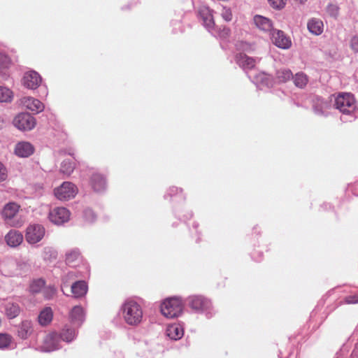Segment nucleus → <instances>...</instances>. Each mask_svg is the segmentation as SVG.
I'll use <instances>...</instances> for the list:
<instances>
[{
	"instance_id": "b1692460",
	"label": "nucleus",
	"mask_w": 358,
	"mask_h": 358,
	"mask_svg": "<svg viewBox=\"0 0 358 358\" xmlns=\"http://www.w3.org/2000/svg\"><path fill=\"white\" fill-rule=\"evenodd\" d=\"M87 285L86 282L78 280L71 285V292L74 297L80 298L85 296L87 292Z\"/></svg>"
},
{
	"instance_id": "bb28decb",
	"label": "nucleus",
	"mask_w": 358,
	"mask_h": 358,
	"mask_svg": "<svg viewBox=\"0 0 358 358\" xmlns=\"http://www.w3.org/2000/svg\"><path fill=\"white\" fill-rule=\"evenodd\" d=\"M308 29L310 33L318 36L323 31V22L320 19H310L307 24Z\"/></svg>"
},
{
	"instance_id": "c03bdc74",
	"label": "nucleus",
	"mask_w": 358,
	"mask_h": 358,
	"mask_svg": "<svg viewBox=\"0 0 358 358\" xmlns=\"http://www.w3.org/2000/svg\"><path fill=\"white\" fill-rule=\"evenodd\" d=\"M230 29L226 27H224L222 29H220L218 32V36L220 38H225L229 36Z\"/></svg>"
},
{
	"instance_id": "de8ad7c7",
	"label": "nucleus",
	"mask_w": 358,
	"mask_h": 358,
	"mask_svg": "<svg viewBox=\"0 0 358 358\" xmlns=\"http://www.w3.org/2000/svg\"><path fill=\"white\" fill-rule=\"evenodd\" d=\"M178 191V189L176 187H172L169 189V192L170 194H176Z\"/></svg>"
},
{
	"instance_id": "ddd939ff",
	"label": "nucleus",
	"mask_w": 358,
	"mask_h": 358,
	"mask_svg": "<svg viewBox=\"0 0 358 358\" xmlns=\"http://www.w3.org/2000/svg\"><path fill=\"white\" fill-rule=\"evenodd\" d=\"M57 333H52L45 336L43 343L41 345V350L43 352H52L60 348Z\"/></svg>"
},
{
	"instance_id": "f257e3e1",
	"label": "nucleus",
	"mask_w": 358,
	"mask_h": 358,
	"mask_svg": "<svg viewBox=\"0 0 358 358\" xmlns=\"http://www.w3.org/2000/svg\"><path fill=\"white\" fill-rule=\"evenodd\" d=\"M120 313L124 322L129 326L136 327L143 321L142 306L134 300L125 301L121 306Z\"/></svg>"
},
{
	"instance_id": "a211bd4d",
	"label": "nucleus",
	"mask_w": 358,
	"mask_h": 358,
	"mask_svg": "<svg viewBox=\"0 0 358 358\" xmlns=\"http://www.w3.org/2000/svg\"><path fill=\"white\" fill-rule=\"evenodd\" d=\"M6 243L12 248L20 245L23 241V235L16 230H10L5 236Z\"/></svg>"
},
{
	"instance_id": "f704fd0d",
	"label": "nucleus",
	"mask_w": 358,
	"mask_h": 358,
	"mask_svg": "<svg viewBox=\"0 0 358 358\" xmlns=\"http://www.w3.org/2000/svg\"><path fill=\"white\" fill-rule=\"evenodd\" d=\"M42 257L45 261H50L57 257V252L53 248L45 247L43 249Z\"/></svg>"
},
{
	"instance_id": "20e7f679",
	"label": "nucleus",
	"mask_w": 358,
	"mask_h": 358,
	"mask_svg": "<svg viewBox=\"0 0 358 358\" xmlns=\"http://www.w3.org/2000/svg\"><path fill=\"white\" fill-rule=\"evenodd\" d=\"M183 305L180 297L174 296L165 299L161 304V313L167 318H175L180 315Z\"/></svg>"
},
{
	"instance_id": "c756f323",
	"label": "nucleus",
	"mask_w": 358,
	"mask_h": 358,
	"mask_svg": "<svg viewBox=\"0 0 358 358\" xmlns=\"http://www.w3.org/2000/svg\"><path fill=\"white\" fill-rule=\"evenodd\" d=\"M13 99V92L8 87L0 86V102L9 103Z\"/></svg>"
},
{
	"instance_id": "2eb2a0df",
	"label": "nucleus",
	"mask_w": 358,
	"mask_h": 358,
	"mask_svg": "<svg viewBox=\"0 0 358 358\" xmlns=\"http://www.w3.org/2000/svg\"><path fill=\"white\" fill-rule=\"evenodd\" d=\"M85 320V313L80 306H74L69 312V320L77 328L80 327Z\"/></svg>"
},
{
	"instance_id": "a18cd8bd",
	"label": "nucleus",
	"mask_w": 358,
	"mask_h": 358,
	"mask_svg": "<svg viewBox=\"0 0 358 358\" xmlns=\"http://www.w3.org/2000/svg\"><path fill=\"white\" fill-rule=\"evenodd\" d=\"M345 301L347 303H358V296H349L345 298Z\"/></svg>"
},
{
	"instance_id": "cd10ccee",
	"label": "nucleus",
	"mask_w": 358,
	"mask_h": 358,
	"mask_svg": "<svg viewBox=\"0 0 358 358\" xmlns=\"http://www.w3.org/2000/svg\"><path fill=\"white\" fill-rule=\"evenodd\" d=\"M53 313L50 307H46L42 310L38 315V322L45 326L48 324L52 320Z\"/></svg>"
},
{
	"instance_id": "0eeeda50",
	"label": "nucleus",
	"mask_w": 358,
	"mask_h": 358,
	"mask_svg": "<svg viewBox=\"0 0 358 358\" xmlns=\"http://www.w3.org/2000/svg\"><path fill=\"white\" fill-rule=\"evenodd\" d=\"M45 228L39 224H31L26 229L25 239L29 244H36L45 236Z\"/></svg>"
},
{
	"instance_id": "79ce46f5",
	"label": "nucleus",
	"mask_w": 358,
	"mask_h": 358,
	"mask_svg": "<svg viewBox=\"0 0 358 358\" xmlns=\"http://www.w3.org/2000/svg\"><path fill=\"white\" fill-rule=\"evenodd\" d=\"M8 177L6 167L0 162V182L5 181Z\"/></svg>"
},
{
	"instance_id": "e433bc0d",
	"label": "nucleus",
	"mask_w": 358,
	"mask_h": 358,
	"mask_svg": "<svg viewBox=\"0 0 358 358\" xmlns=\"http://www.w3.org/2000/svg\"><path fill=\"white\" fill-rule=\"evenodd\" d=\"M56 293V289L53 286H48L43 289V295L47 299H50Z\"/></svg>"
},
{
	"instance_id": "a878e982",
	"label": "nucleus",
	"mask_w": 358,
	"mask_h": 358,
	"mask_svg": "<svg viewBox=\"0 0 358 358\" xmlns=\"http://www.w3.org/2000/svg\"><path fill=\"white\" fill-rule=\"evenodd\" d=\"M66 262L68 265L75 266L81 260L80 252L78 249H71L66 253Z\"/></svg>"
},
{
	"instance_id": "4468645a",
	"label": "nucleus",
	"mask_w": 358,
	"mask_h": 358,
	"mask_svg": "<svg viewBox=\"0 0 358 358\" xmlns=\"http://www.w3.org/2000/svg\"><path fill=\"white\" fill-rule=\"evenodd\" d=\"M22 82L25 87L31 90H35L41 83V78L37 72L30 71L24 74Z\"/></svg>"
},
{
	"instance_id": "f03ea898",
	"label": "nucleus",
	"mask_w": 358,
	"mask_h": 358,
	"mask_svg": "<svg viewBox=\"0 0 358 358\" xmlns=\"http://www.w3.org/2000/svg\"><path fill=\"white\" fill-rule=\"evenodd\" d=\"M334 106L343 115H348L350 119L353 118V114L356 110L357 105L355 99L352 94H339L335 98ZM349 121H351V120H349Z\"/></svg>"
},
{
	"instance_id": "dca6fc26",
	"label": "nucleus",
	"mask_w": 358,
	"mask_h": 358,
	"mask_svg": "<svg viewBox=\"0 0 358 358\" xmlns=\"http://www.w3.org/2000/svg\"><path fill=\"white\" fill-rule=\"evenodd\" d=\"M34 146L29 142L22 141L15 145V154L20 157H28L34 153Z\"/></svg>"
},
{
	"instance_id": "423d86ee",
	"label": "nucleus",
	"mask_w": 358,
	"mask_h": 358,
	"mask_svg": "<svg viewBox=\"0 0 358 358\" xmlns=\"http://www.w3.org/2000/svg\"><path fill=\"white\" fill-rule=\"evenodd\" d=\"M55 196L61 200H69L75 197L78 193L76 186L71 182H64L59 187L55 189Z\"/></svg>"
},
{
	"instance_id": "09e8293b",
	"label": "nucleus",
	"mask_w": 358,
	"mask_h": 358,
	"mask_svg": "<svg viewBox=\"0 0 358 358\" xmlns=\"http://www.w3.org/2000/svg\"><path fill=\"white\" fill-rule=\"evenodd\" d=\"M314 110H315V112L317 114L322 115V114H323V113H324V111L322 110V108L319 109V108H317V106H315V107L314 108Z\"/></svg>"
},
{
	"instance_id": "4be33fe9",
	"label": "nucleus",
	"mask_w": 358,
	"mask_h": 358,
	"mask_svg": "<svg viewBox=\"0 0 358 358\" xmlns=\"http://www.w3.org/2000/svg\"><path fill=\"white\" fill-rule=\"evenodd\" d=\"M77 334V329L66 325L62 329L61 332L58 334V336L62 341L70 343L76 338Z\"/></svg>"
},
{
	"instance_id": "39448f33",
	"label": "nucleus",
	"mask_w": 358,
	"mask_h": 358,
	"mask_svg": "<svg viewBox=\"0 0 358 358\" xmlns=\"http://www.w3.org/2000/svg\"><path fill=\"white\" fill-rule=\"evenodd\" d=\"M189 306L196 313L206 312L208 315L211 307V302L201 295L190 296L187 299Z\"/></svg>"
},
{
	"instance_id": "72a5a7b5",
	"label": "nucleus",
	"mask_w": 358,
	"mask_h": 358,
	"mask_svg": "<svg viewBox=\"0 0 358 358\" xmlns=\"http://www.w3.org/2000/svg\"><path fill=\"white\" fill-rule=\"evenodd\" d=\"M45 286V280L42 278L36 279L32 281L30 285V291L32 293H38L44 288Z\"/></svg>"
},
{
	"instance_id": "412c9836",
	"label": "nucleus",
	"mask_w": 358,
	"mask_h": 358,
	"mask_svg": "<svg viewBox=\"0 0 358 358\" xmlns=\"http://www.w3.org/2000/svg\"><path fill=\"white\" fill-rule=\"evenodd\" d=\"M254 22L255 25L261 30L264 31L270 32V35L271 32H273V24L271 21L264 16L262 15H256L254 17Z\"/></svg>"
},
{
	"instance_id": "49530a36",
	"label": "nucleus",
	"mask_w": 358,
	"mask_h": 358,
	"mask_svg": "<svg viewBox=\"0 0 358 358\" xmlns=\"http://www.w3.org/2000/svg\"><path fill=\"white\" fill-rule=\"evenodd\" d=\"M257 78H259V80H261L262 84H264V85L268 86L269 79L267 76H266L264 74H262V75H259Z\"/></svg>"
},
{
	"instance_id": "37998d69",
	"label": "nucleus",
	"mask_w": 358,
	"mask_h": 358,
	"mask_svg": "<svg viewBox=\"0 0 358 358\" xmlns=\"http://www.w3.org/2000/svg\"><path fill=\"white\" fill-rule=\"evenodd\" d=\"M350 46L352 51L358 52V36H354L351 38Z\"/></svg>"
},
{
	"instance_id": "8fccbe9b",
	"label": "nucleus",
	"mask_w": 358,
	"mask_h": 358,
	"mask_svg": "<svg viewBox=\"0 0 358 358\" xmlns=\"http://www.w3.org/2000/svg\"><path fill=\"white\" fill-rule=\"evenodd\" d=\"M296 1L300 3H305L307 0H295Z\"/></svg>"
},
{
	"instance_id": "7c9ffc66",
	"label": "nucleus",
	"mask_w": 358,
	"mask_h": 358,
	"mask_svg": "<svg viewBox=\"0 0 358 358\" xmlns=\"http://www.w3.org/2000/svg\"><path fill=\"white\" fill-rule=\"evenodd\" d=\"M292 78V73L289 69H281L276 71V79L280 83H285Z\"/></svg>"
},
{
	"instance_id": "1a4fd4ad",
	"label": "nucleus",
	"mask_w": 358,
	"mask_h": 358,
	"mask_svg": "<svg viewBox=\"0 0 358 358\" xmlns=\"http://www.w3.org/2000/svg\"><path fill=\"white\" fill-rule=\"evenodd\" d=\"M70 215L71 213L67 208L57 207L50 211L48 217L51 222L61 225L69 220Z\"/></svg>"
},
{
	"instance_id": "6ab92c4d",
	"label": "nucleus",
	"mask_w": 358,
	"mask_h": 358,
	"mask_svg": "<svg viewBox=\"0 0 358 358\" xmlns=\"http://www.w3.org/2000/svg\"><path fill=\"white\" fill-rule=\"evenodd\" d=\"M236 63L244 70L252 69L255 66L256 60L248 55L240 53L236 57Z\"/></svg>"
},
{
	"instance_id": "6e6552de",
	"label": "nucleus",
	"mask_w": 358,
	"mask_h": 358,
	"mask_svg": "<svg viewBox=\"0 0 358 358\" xmlns=\"http://www.w3.org/2000/svg\"><path fill=\"white\" fill-rule=\"evenodd\" d=\"M13 124L20 130H31L36 125V120L29 113H22L15 117Z\"/></svg>"
},
{
	"instance_id": "473e14b6",
	"label": "nucleus",
	"mask_w": 358,
	"mask_h": 358,
	"mask_svg": "<svg viewBox=\"0 0 358 358\" xmlns=\"http://www.w3.org/2000/svg\"><path fill=\"white\" fill-rule=\"evenodd\" d=\"M13 341V337L8 334H0V349H7Z\"/></svg>"
},
{
	"instance_id": "f3484780",
	"label": "nucleus",
	"mask_w": 358,
	"mask_h": 358,
	"mask_svg": "<svg viewBox=\"0 0 358 358\" xmlns=\"http://www.w3.org/2000/svg\"><path fill=\"white\" fill-rule=\"evenodd\" d=\"M3 308L5 315L9 320L17 317L21 312V308L19 304L12 301L5 303L3 306Z\"/></svg>"
},
{
	"instance_id": "f8f14e48",
	"label": "nucleus",
	"mask_w": 358,
	"mask_h": 358,
	"mask_svg": "<svg viewBox=\"0 0 358 358\" xmlns=\"http://www.w3.org/2000/svg\"><path fill=\"white\" fill-rule=\"evenodd\" d=\"M271 36L273 43L280 48L288 49L292 45L290 39L280 30H273Z\"/></svg>"
},
{
	"instance_id": "5701e85b",
	"label": "nucleus",
	"mask_w": 358,
	"mask_h": 358,
	"mask_svg": "<svg viewBox=\"0 0 358 358\" xmlns=\"http://www.w3.org/2000/svg\"><path fill=\"white\" fill-rule=\"evenodd\" d=\"M91 185L94 191L101 192L106 189V179L99 173H94L91 178Z\"/></svg>"
},
{
	"instance_id": "4c0bfd02",
	"label": "nucleus",
	"mask_w": 358,
	"mask_h": 358,
	"mask_svg": "<svg viewBox=\"0 0 358 358\" xmlns=\"http://www.w3.org/2000/svg\"><path fill=\"white\" fill-rule=\"evenodd\" d=\"M268 3L275 9L282 8L286 3V0H268Z\"/></svg>"
},
{
	"instance_id": "aec40b11",
	"label": "nucleus",
	"mask_w": 358,
	"mask_h": 358,
	"mask_svg": "<svg viewBox=\"0 0 358 358\" xmlns=\"http://www.w3.org/2000/svg\"><path fill=\"white\" fill-rule=\"evenodd\" d=\"M166 334L172 340H178L184 334L182 327L180 324H172L168 325L166 329Z\"/></svg>"
},
{
	"instance_id": "a19ab883",
	"label": "nucleus",
	"mask_w": 358,
	"mask_h": 358,
	"mask_svg": "<svg viewBox=\"0 0 358 358\" xmlns=\"http://www.w3.org/2000/svg\"><path fill=\"white\" fill-rule=\"evenodd\" d=\"M327 11L331 16L334 17L338 15V8L334 4H329L327 8Z\"/></svg>"
},
{
	"instance_id": "864d4df0",
	"label": "nucleus",
	"mask_w": 358,
	"mask_h": 358,
	"mask_svg": "<svg viewBox=\"0 0 358 358\" xmlns=\"http://www.w3.org/2000/svg\"><path fill=\"white\" fill-rule=\"evenodd\" d=\"M1 323H2V320H1V317H0V327L1 326Z\"/></svg>"
},
{
	"instance_id": "7ed1b4c3",
	"label": "nucleus",
	"mask_w": 358,
	"mask_h": 358,
	"mask_svg": "<svg viewBox=\"0 0 358 358\" xmlns=\"http://www.w3.org/2000/svg\"><path fill=\"white\" fill-rule=\"evenodd\" d=\"M20 206L15 202L6 203L2 209L1 215L6 224L13 227H20L25 220L17 217Z\"/></svg>"
},
{
	"instance_id": "2f4dec72",
	"label": "nucleus",
	"mask_w": 358,
	"mask_h": 358,
	"mask_svg": "<svg viewBox=\"0 0 358 358\" xmlns=\"http://www.w3.org/2000/svg\"><path fill=\"white\" fill-rule=\"evenodd\" d=\"M75 164L70 159H65L62 162L60 171L67 176H69L73 171Z\"/></svg>"
},
{
	"instance_id": "ea45409f",
	"label": "nucleus",
	"mask_w": 358,
	"mask_h": 358,
	"mask_svg": "<svg viewBox=\"0 0 358 358\" xmlns=\"http://www.w3.org/2000/svg\"><path fill=\"white\" fill-rule=\"evenodd\" d=\"M9 63V58L6 55L0 53V70L7 68Z\"/></svg>"
},
{
	"instance_id": "9d476101",
	"label": "nucleus",
	"mask_w": 358,
	"mask_h": 358,
	"mask_svg": "<svg viewBox=\"0 0 358 358\" xmlns=\"http://www.w3.org/2000/svg\"><path fill=\"white\" fill-rule=\"evenodd\" d=\"M198 14L200 19L202 20L203 26L208 30L209 32L213 33L215 29V22L213 16V10L206 5H201L199 8Z\"/></svg>"
},
{
	"instance_id": "9b49d317",
	"label": "nucleus",
	"mask_w": 358,
	"mask_h": 358,
	"mask_svg": "<svg viewBox=\"0 0 358 358\" xmlns=\"http://www.w3.org/2000/svg\"><path fill=\"white\" fill-rule=\"evenodd\" d=\"M21 104L34 113H39L44 110V104L37 99L24 96L20 99Z\"/></svg>"
},
{
	"instance_id": "3c124183",
	"label": "nucleus",
	"mask_w": 358,
	"mask_h": 358,
	"mask_svg": "<svg viewBox=\"0 0 358 358\" xmlns=\"http://www.w3.org/2000/svg\"><path fill=\"white\" fill-rule=\"evenodd\" d=\"M73 275H74V273L73 272H69L68 273V276H69L70 278H72Z\"/></svg>"
},
{
	"instance_id": "393cba45",
	"label": "nucleus",
	"mask_w": 358,
	"mask_h": 358,
	"mask_svg": "<svg viewBox=\"0 0 358 358\" xmlns=\"http://www.w3.org/2000/svg\"><path fill=\"white\" fill-rule=\"evenodd\" d=\"M32 332V324L29 320H23L17 329V336L22 339H27Z\"/></svg>"
},
{
	"instance_id": "603ef678",
	"label": "nucleus",
	"mask_w": 358,
	"mask_h": 358,
	"mask_svg": "<svg viewBox=\"0 0 358 358\" xmlns=\"http://www.w3.org/2000/svg\"><path fill=\"white\" fill-rule=\"evenodd\" d=\"M322 105H324L325 107H327V104L326 103H323L322 101Z\"/></svg>"
},
{
	"instance_id": "c85d7f7f",
	"label": "nucleus",
	"mask_w": 358,
	"mask_h": 358,
	"mask_svg": "<svg viewBox=\"0 0 358 358\" xmlns=\"http://www.w3.org/2000/svg\"><path fill=\"white\" fill-rule=\"evenodd\" d=\"M292 78L296 87L299 88L305 87L308 82V76L303 72L297 73L294 76H292Z\"/></svg>"
},
{
	"instance_id": "58836bf2",
	"label": "nucleus",
	"mask_w": 358,
	"mask_h": 358,
	"mask_svg": "<svg viewBox=\"0 0 358 358\" xmlns=\"http://www.w3.org/2000/svg\"><path fill=\"white\" fill-rule=\"evenodd\" d=\"M84 217L86 221L93 222L96 217L92 210L87 208L84 211Z\"/></svg>"
},
{
	"instance_id": "c9c22d12",
	"label": "nucleus",
	"mask_w": 358,
	"mask_h": 358,
	"mask_svg": "<svg viewBox=\"0 0 358 358\" xmlns=\"http://www.w3.org/2000/svg\"><path fill=\"white\" fill-rule=\"evenodd\" d=\"M220 15L226 22H229L232 20V13L229 8L222 7Z\"/></svg>"
}]
</instances>
